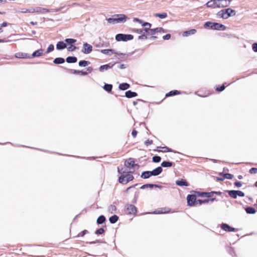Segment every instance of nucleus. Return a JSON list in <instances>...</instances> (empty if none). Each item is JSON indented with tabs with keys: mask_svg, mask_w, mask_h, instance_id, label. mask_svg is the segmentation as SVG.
<instances>
[{
	"mask_svg": "<svg viewBox=\"0 0 257 257\" xmlns=\"http://www.w3.org/2000/svg\"><path fill=\"white\" fill-rule=\"evenodd\" d=\"M225 86L224 84H223L220 87H217L216 90L218 91H222L225 89Z\"/></svg>",
	"mask_w": 257,
	"mask_h": 257,
	"instance_id": "obj_57",
	"label": "nucleus"
},
{
	"mask_svg": "<svg viewBox=\"0 0 257 257\" xmlns=\"http://www.w3.org/2000/svg\"><path fill=\"white\" fill-rule=\"evenodd\" d=\"M237 191L236 190H229L228 191L229 195L232 198L235 199L237 198Z\"/></svg>",
	"mask_w": 257,
	"mask_h": 257,
	"instance_id": "obj_35",
	"label": "nucleus"
},
{
	"mask_svg": "<svg viewBox=\"0 0 257 257\" xmlns=\"http://www.w3.org/2000/svg\"><path fill=\"white\" fill-rule=\"evenodd\" d=\"M116 210V207L115 205H111L110 206H109L108 208V211L111 214L115 213Z\"/></svg>",
	"mask_w": 257,
	"mask_h": 257,
	"instance_id": "obj_41",
	"label": "nucleus"
},
{
	"mask_svg": "<svg viewBox=\"0 0 257 257\" xmlns=\"http://www.w3.org/2000/svg\"><path fill=\"white\" fill-rule=\"evenodd\" d=\"M152 176L151 172L147 171L143 172L141 175V177L143 179H148Z\"/></svg>",
	"mask_w": 257,
	"mask_h": 257,
	"instance_id": "obj_25",
	"label": "nucleus"
},
{
	"mask_svg": "<svg viewBox=\"0 0 257 257\" xmlns=\"http://www.w3.org/2000/svg\"><path fill=\"white\" fill-rule=\"evenodd\" d=\"M15 57L18 58H30V56H28V55L26 53H17L15 54Z\"/></svg>",
	"mask_w": 257,
	"mask_h": 257,
	"instance_id": "obj_23",
	"label": "nucleus"
},
{
	"mask_svg": "<svg viewBox=\"0 0 257 257\" xmlns=\"http://www.w3.org/2000/svg\"><path fill=\"white\" fill-rule=\"evenodd\" d=\"M198 196L200 197H205V195H207V192H196Z\"/></svg>",
	"mask_w": 257,
	"mask_h": 257,
	"instance_id": "obj_56",
	"label": "nucleus"
},
{
	"mask_svg": "<svg viewBox=\"0 0 257 257\" xmlns=\"http://www.w3.org/2000/svg\"><path fill=\"white\" fill-rule=\"evenodd\" d=\"M70 71L72 72L74 74H81L82 75H86L87 74V72L86 71H83L80 70H76L74 69H71Z\"/></svg>",
	"mask_w": 257,
	"mask_h": 257,
	"instance_id": "obj_33",
	"label": "nucleus"
},
{
	"mask_svg": "<svg viewBox=\"0 0 257 257\" xmlns=\"http://www.w3.org/2000/svg\"><path fill=\"white\" fill-rule=\"evenodd\" d=\"M196 32V30L195 29H191L189 31H187L184 32L183 33V36L184 37H187L190 35H193V34H195Z\"/></svg>",
	"mask_w": 257,
	"mask_h": 257,
	"instance_id": "obj_27",
	"label": "nucleus"
},
{
	"mask_svg": "<svg viewBox=\"0 0 257 257\" xmlns=\"http://www.w3.org/2000/svg\"><path fill=\"white\" fill-rule=\"evenodd\" d=\"M155 16L159 17L160 19H165L167 17V14L166 13H163L161 14L156 13L155 14Z\"/></svg>",
	"mask_w": 257,
	"mask_h": 257,
	"instance_id": "obj_39",
	"label": "nucleus"
},
{
	"mask_svg": "<svg viewBox=\"0 0 257 257\" xmlns=\"http://www.w3.org/2000/svg\"><path fill=\"white\" fill-rule=\"evenodd\" d=\"M117 171L119 174H124L126 173H128V171H126L122 166L118 167Z\"/></svg>",
	"mask_w": 257,
	"mask_h": 257,
	"instance_id": "obj_44",
	"label": "nucleus"
},
{
	"mask_svg": "<svg viewBox=\"0 0 257 257\" xmlns=\"http://www.w3.org/2000/svg\"><path fill=\"white\" fill-rule=\"evenodd\" d=\"M152 143L153 141L152 140H147L145 142V144L147 146L152 144Z\"/></svg>",
	"mask_w": 257,
	"mask_h": 257,
	"instance_id": "obj_60",
	"label": "nucleus"
},
{
	"mask_svg": "<svg viewBox=\"0 0 257 257\" xmlns=\"http://www.w3.org/2000/svg\"><path fill=\"white\" fill-rule=\"evenodd\" d=\"M113 65H114V64H111V63H109V64H105V65H101L99 67V71L100 72H103V71H104L105 70H107L108 69L112 68Z\"/></svg>",
	"mask_w": 257,
	"mask_h": 257,
	"instance_id": "obj_17",
	"label": "nucleus"
},
{
	"mask_svg": "<svg viewBox=\"0 0 257 257\" xmlns=\"http://www.w3.org/2000/svg\"><path fill=\"white\" fill-rule=\"evenodd\" d=\"M173 166V163L169 161H164L161 163V166L164 168L171 167Z\"/></svg>",
	"mask_w": 257,
	"mask_h": 257,
	"instance_id": "obj_31",
	"label": "nucleus"
},
{
	"mask_svg": "<svg viewBox=\"0 0 257 257\" xmlns=\"http://www.w3.org/2000/svg\"><path fill=\"white\" fill-rule=\"evenodd\" d=\"M76 49V47H75V46H73V45H71L70 46L68 47V50L69 51H74L75 49Z\"/></svg>",
	"mask_w": 257,
	"mask_h": 257,
	"instance_id": "obj_54",
	"label": "nucleus"
},
{
	"mask_svg": "<svg viewBox=\"0 0 257 257\" xmlns=\"http://www.w3.org/2000/svg\"><path fill=\"white\" fill-rule=\"evenodd\" d=\"M145 29H142V30H144V32L143 33L145 34V33H147L148 35H149L150 31L149 30H151V27H145Z\"/></svg>",
	"mask_w": 257,
	"mask_h": 257,
	"instance_id": "obj_50",
	"label": "nucleus"
},
{
	"mask_svg": "<svg viewBox=\"0 0 257 257\" xmlns=\"http://www.w3.org/2000/svg\"><path fill=\"white\" fill-rule=\"evenodd\" d=\"M138 95V94L135 92H133L131 90H128L125 92V96L127 98H132L136 97Z\"/></svg>",
	"mask_w": 257,
	"mask_h": 257,
	"instance_id": "obj_22",
	"label": "nucleus"
},
{
	"mask_svg": "<svg viewBox=\"0 0 257 257\" xmlns=\"http://www.w3.org/2000/svg\"><path fill=\"white\" fill-rule=\"evenodd\" d=\"M187 203L189 206H192L196 205V197L195 195L189 194L187 197Z\"/></svg>",
	"mask_w": 257,
	"mask_h": 257,
	"instance_id": "obj_8",
	"label": "nucleus"
},
{
	"mask_svg": "<svg viewBox=\"0 0 257 257\" xmlns=\"http://www.w3.org/2000/svg\"><path fill=\"white\" fill-rule=\"evenodd\" d=\"M204 27L205 28H210V29L216 30H224L226 29V27L222 24L210 22L205 23Z\"/></svg>",
	"mask_w": 257,
	"mask_h": 257,
	"instance_id": "obj_3",
	"label": "nucleus"
},
{
	"mask_svg": "<svg viewBox=\"0 0 257 257\" xmlns=\"http://www.w3.org/2000/svg\"><path fill=\"white\" fill-rule=\"evenodd\" d=\"M180 94V92L179 91L175 90L171 91L169 93H167L166 94V96L169 97V96H171L173 95H175L176 94Z\"/></svg>",
	"mask_w": 257,
	"mask_h": 257,
	"instance_id": "obj_37",
	"label": "nucleus"
},
{
	"mask_svg": "<svg viewBox=\"0 0 257 257\" xmlns=\"http://www.w3.org/2000/svg\"><path fill=\"white\" fill-rule=\"evenodd\" d=\"M134 178V176L131 174L122 175L119 177L118 182L122 184H126L130 181H132Z\"/></svg>",
	"mask_w": 257,
	"mask_h": 257,
	"instance_id": "obj_6",
	"label": "nucleus"
},
{
	"mask_svg": "<svg viewBox=\"0 0 257 257\" xmlns=\"http://www.w3.org/2000/svg\"><path fill=\"white\" fill-rule=\"evenodd\" d=\"M149 35H153L157 33H164V31L162 28H157L156 29H151V30H149Z\"/></svg>",
	"mask_w": 257,
	"mask_h": 257,
	"instance_id": "obj_15",
	"label": "nucleus"
},
{
	"mask_svg": "<svg viewBox=\"0 0 257 257\" xmlns=\"http://www.w3.org/2000/svg\"><path fill=\"white\" fill-rule=\"evenodd\" d=\"M34 13H42V14H44V13H48V12H50L49 10L46 9V8H41V7H37L35 8H34Z\"/></svg>",
	"mask_w": 257,
	"mask_h": 257,
	"instance_id": "obj_13",
	"label": "nucleus"
},
{
	"mask_svg": "<svg viewBox=\"0 0 257 257\" xmlns=\"http://www.w3.org/2000/svg\"><path fill=\"white\" fill-rule=\"evenodd\" d=\"M245 211L248 214H254L256 210L253 207H247L245 208Z\"/></svg>",
	"mask_w": 257,
	"mask_h": 257,
	"instance_id": "obj_34",
	"label": "nucleus"
},
{
	"mask_svg": "<svg viewBox=\"0 0 257 257\" xmlns=\"http://www.w3.org/2000/svg\"><path fill=\"white\" fill-rule=\"evenodd\" d=\"M19 12L21 13H33L34 11V8H22L20 9L18 11Z\"/></svg>",
	"mask_w": 257,
	"mask_h": 257,
	"instance_id": "obj_21",
	"label": "nucleus"
},
{
	"mask_svg": "<svg viewBox=\"0 0 257 257\" xmlns=\"http://www.w3.org/2000/svg\"><path fill=\"white\" fill-rule=\"evenodd\" d=\"M235 11L230 8L223 9L217 13V16L223 19H227L231 16H235Z\"/></svg>",
	"mask_w": 257,
	"mask_h": 257,
	"instance_id": "obj_2",
	"label": "nucleus"
},
{
	"mask_svg": "<svg viewBox=\"0 0 257 257\" xmlns=\"http://www.w3.org/2000/svg\"><path fill=\"white\" fill-rule=\"evenodd\" d=\"M214 200H215V198H212L210 199H204V200L198 199L196 201V205H197V204L201 205L203 203H208L210 201L212 202L213 201H214Z\"/></svg>",
	"mask_w": 257,
	"mask_h": 257,
	"instance_id": "obj_19",
	"label": "nucleus"
},
{
	"mask_svg": "<svg viewBox=\"0 0 257 257\" xmlns=\"http://www.w3.org/2000/svg\"><path fill=\"white\" fill-rule=\"evenodd\" d=\"M92 51V46L91 45L87 43H85L83 44V49L82 50V53H83L84 54H88L90 53Z\"/></svg>",
	"mask_w": 257,
	"mask_h": 257,
	"instance_id": "obj_10",
	"label": "nucleus"
},
{
	"mask_svg": "<svg viewBox=\"0 0 257 257\" xmlns=\"http://www.w3.org/2000/svg\"><path fill=\"white\" fill-rule=\"evenodd\" d=\"M171 38L170 34H166V35L163 37L164 40H169Z\"/></svg>",
	"mask_w": 257,
	"mask_h": 257,
	"instance_id": "obj_62",
	"label": "nucleus"
},
{
	"mask_svg": "<svg viewBox=\"0 0 257 257\" xmlns=\"http://www.w3.org/2000/svg\"><path fill=\"white\" fill-rule=\"evenodd\" d=\"M112 88V85L111 84H105L103 86V89L108 92H109L111 91Z\"/></svg>",
	"mask_w": 257,
	"mask_h": 257,
	"instance_id": "obj_38",
	"label": "nucleus"
},
{
	"mask_svg": "<svg viewBox=\"0 0 257 257\" xmlns=\"http://www.w3.org/2000/svg\"><path fill=\"white\" fill-rule=\"evenodd\" d=\"M237 191V196H238L239 197H244V193L239 190H236Z\"/></svg>",
	"mask_w": 257,
	"mask_h": 257,
	"instance_id": "obj_52",
	"label": "nucleus"
},
{
	"mask_svg": "<svg viewBox=\"0 0 257 257\" xmlns=\"http://www.w3.org/2000/svg\"><path fill=\"white\" fill-rule=\"evenodd\" d=\"M156 187L159 188H162V186L156 184H147L143 185L141 187V189H145L147 188H153V187Z\"/></svg>",
	"mask_w": 257,
	"mask_h": 257,
	"instance_id": "obj_18",
	"label": "nucleus"
},
{
	"mask_svg": "<svg viewBox=\"0 0 257 257\" xmlns=\"http://www.w3.org/2000/svg\"><path fill=\"white\" fill-rule=\"evenodd\" d=\"M130 84L127 83H122L119 84V89L122 90H125L130 87Z\"/></svg>",
	"mask_w": 257,
	"mask_h": 257,
	"instance_id": "obj_28",
	"label": "nucleus"
},
{
	"mask_svg": "<svg viewBox=\"0 0 257 257\" xmlns=\"http://www.w3.org/2000/svg\"><path fill=\"white\" fill-rule=\"evenodd\" d=\"M223 177L225 178H226L227 179H232L233 178V175L229 174V173H225L223 174Z\"/></svg>",
	"mask_w": 257,
	"mask_h": 257,
	"instance_id": "obj_46",
	"label": "nucleus"
},
{
	"mask_svg": "<svg viewBox=\"0 0 257 257\" xmlns=\"http://www.w3.org/2000/svg\"><path fill=\"white\" fill-rule=\"evenodd\" d=\"M133 31L138 34H143V33L144 32V30H142V29H134L133 30Z\"/></svg>",
	"mask_w": 257,
	"mask_h": 257,
	"instance_id": "obj_55",
	"label": "nucleus"
},
{
	"mask_svg": "<svg viewBox=\"0 0 257 257\" xmlns=\"http://www.w3.org/2000/svg\"><path fill=\"white\" fill-rule=\"evenodd\" d=\"M125 213L127 214H136L137 210L136 207L132 204H127L125 206Z\"/></svg>",
	"mask_w": 257,
	"mask_h": 257,
	"instance_id": "obj_7",
	"label": "nucleus"
},
{
	"mask_svg": "<svg viewBox=\"0 0 257 257\" xmlns=\"http://www.w3.org/2000/svg\"><path fill=\"white\" fill-rule=\"evenodd\" d=\"M124 166L129 169L128 173H133L134 172L135 169V166H138V165L135 164L134 159L133 158H129L125 160L124 162Z\"/></svg>",
	"mask_w": 257,
	"mask_h": 257,
	"instance_id": "obj_4",
	"label": "nucleus"
},
{
	"mask_svg": "<svg viewBox=\"0 0 257 257\" xmlns=\"http://www.w3.org/2000/svg\"><path fill=\"white\" fill-rule=\"evenodd\" d=\"M66 61L67 63H73L77 62V59L76 57L74 56H69L67 57Z\"/></svg>",
	"mask_w": 257,
	"mask_h": 257,
	"instance_id": "obj_26",
	"label": "nucleus"
},
{
	"mask_svg": "<svg viewBox=\"0 0 257 257\" xmlns=\"http://www.w3.org/2000/svg\"><path fill=\"white\" fill-rule=\"evenodd\" d=\"M252 48L254 52H257V43H253Z\"/></svg>",
	"mask_w": 257,
	"mask_h": 257,
	"instance_id": "obj_58",
	"label": "nucleus"
},
{
	"mask_svg": "<svg viewBox=\"0 0 257 257\" xmlns=\"http://www.w3.org/2000/svg\"><path fill=\"white\" fill-rule=\"evenodd\" d=\"M162 149L163 150H161V151L164 153L173 152V151L171 149H169L167 147H162Z\"/></svg>",
	"mask_w": 257,
	"mask_h": 257,
	"instance_id": "obj_48",
	"label": "nucleus"
},
{
	"mask_svg": "<svg viewBox=\"0 0 257 257\" xmlns=\"http://www.w3.org/2000/svg\"><path fill=\"white\" fill-rule=\"evenodd\" d=\"M138 39L139 40H146L147 36L145 34L143 33L141 36H139Z\"/></svg>",
	"mask_w": 257,
	"mask_h": 257,
	"instance_id": "obj_51",
	"label": "nucleus"
},
{
	"mask_svg": "<svg viewBox=\"0 0 257 257\" xmlns=\"http://www.w3.org/2000/svg\"><path fill=\"white\" fill-rule=\"evenodd\" d=\"M54 45H52V44H50V45L48 46V48H47V49L46 53H50V52H52V51H53V50H54Z\"/></svg>",
	"mask_w": 257,
	"mask_h": 257,
	"instance_id": "obj_47",
	"label": "nucleus"
},
{
	"mask_svg": "<svg viewBox=\"0 0 257 257\" xmlns=\"http://www.w3.org/2000/svg\"><path fill=\"white\" fill-rule=\"evenodd\" d=\"M221 228L227 232H233L236 230L235 228L232 227L226 223H222L221 225Z\"/></svg>",
	"mask_w": 257,
	"mask_h": 257,
	"instance_id": "obj_11",
	"label": "nucleus"
},
{
	"mask_svg": "<svg viewBox=\"0 0 257 257\" xmlns=\"http://www.w3.org/2000/svg\"><path fill=\"white\" fill-rule=\"evenodd\" d=\"M113 18H110L107 19L108 23L111 24H115L118 23H124L127 19V17L124 14H116L113 16Z\"/></svg>",
	"mask_w": 257,
	"mask_h": 257,
	"instance_id": "obj_1",
	"label": "nucleus"
},
{
	"mask_svg": "<svg viewBox=\"0 0 257 257\" xmlns=\"http://www.w3.org/2000/svg\"><path fill=\"white\" fill-rule=\"evenodd\" d=\"M234 185L238 188L241 187L242 186L241 183L239 181H236L234 183Z\"/></svg>",
	"mask_w": 257,
	"mask_h": 257,
	"instance_id": "obj_59",
	"label": "nucleus"
},
{
	"mask_svg": "<svg viewBox=\"0 0 257 257\" xmlns=\"http://www.w3.org/2000/svg\"><path fill=\"white\" fill-rule=\"evenodd\" d=\"M153 161L155 163H159L161 160V158L160 156H155L152 158Z\"/></svg>",
	"mask_w": 257,
	"mask_h": 257,
	"instance_id": "obj_45",
	"label": "nucleus"
},
{
	"mask_svg": "<svg viewBox=\"0 0 257 257\" xmlns=\"http://www.w3.org/2000/svg\"><path fill=\"white\" fill-rule=\"evenodd\" d=\"M90 64V62L85 60H82L79 61V66L80 67H85Z\"/></svg>",
	"mask_w": 257,
	"mask_h": 257,
	"instance_id": "obj_40",
	"label": "nucleus"
},
{
	"mask_svg": "<svg viewBox=\"0 0 257 257\" xmlns=\"http://www.w3.org/2000/svg\"><path fill=\"white\" fill-rule=\"evenodd\" d=\"M206 6L208 8L213 9L218 8L217 0H210L206 3Z\"/></svg>",
	"mask_w": 257,
	"mask_h": 257,
	"instance_id": "obj_12",
	"label": "nucleus"
},
{
	"mask_svg": "<svg viewBox=\"0 0 257 257\" xmlns=\"http://www.w3.org/2000/svg\"><path fill=\"white\" fill-rule=\"evenodd\" d=\"M163 171V169L162 167H158L155 169H154L153 171H151L152 176H158L160 175Z\"/></svg>",
	"mask_w": 257,
	"mask_h": 257,
	"instance_id": "obj_16",
	"label": "nucleus"
},
{
	"mask_svg": "<svg viewBox=\"0 0 257 257\" xmlns=\"http://www.w3.org/2000/svg\"><path fill=\"white\" fill-rule=\"evenodd\" d=\"M44 50L42 49H40L37 51H35L32 54V57H37L45 55V54L43 53Z\"/></svg>",
	"mask_w": 257,
	"mask_h": 257,
	"instance_id": "obj_14",
	"label": "nucleus"
},
{
	"mask_svg": "<svg viewBox=\"0 0 257 257\" xmlns=\"http://www.w3.org/2000/svg\"><path fill=\"white\" fill-rule=\"evenodd\" d=\"M66 47V44L63 41H59L56 44V49L58 50L64 49Z\"/></svg>",
	"mask_w": 257,
	"mask_h": 257,
	"instance_id": "obj_20",
	"label": "nucleus"
},
{
	"mask_svg": "<svg viewBox=\"0 0 257 257\" xmlns=\"http://www.w3.org/2000/svg\"><path fill=\"white\" fill-rule=\"evenodd\" d=\"M137 131L136 130H133L132 132V135L134 138H136L137 135Z\"/></svg>",
	"mask_w": 257,
	"mask_h": 257,
	"instance_id": "obj_63",
	"label": "nucleus"
},
{
	"mask_svg": "<svg viewBox=\"0 0 257 257\" xmlns=\"http://www.w3.org/2000/svg\"><path fill=\"white\" fill-rule=\"evenodd\" d=\"M118 68L119 69H123L125 68V66L124 64H120L118 66Z\"/></svg>",
	"mask_w": 257,
	"mask_h": 257,
	"instance_id": "obj_64",
	"label": "nucleus"
},
{
	"mask_svg": "<svg viewBox=\"0 0 257 257\" xmlns=\"http://www.w3.org/2000/svg\"><path fill=\"white\" fill-rule=\"evenodd\" d=\"M65 42L69 44H72L75 43L76 42V40L71 38H67L65 40Z\"/></svg>",
	"mask_w": 257,
	"mask_h": 257,
	"instance_id": "obj_43",
	"label": "nucleus"
},
{
	"mask_svg": "<svg viewBox=\"0 0 257 257\" xmlns=\"http://www.w3.org/2000/svg\"><path fill=\"white\" fill-rule=\"evenodd\" d=\"M104 232V230L103 228H100L97 230H96L95 232L96 234H102Z\"/></svg>",
	"mask_w": 257,
	"mask_h": 257,
	"instance_id": "obj_49",
	"label": "nucleus"
},
{
	"mask_svg": "<svg viewBox=\"0 0 257 257\" xmlns=\"http://www.w3.org/2000/svg\"><path fill=\"white\" fill-rule=\"evenodd\" d=\"M140 24L142 25L143 27H151V24L148 22H144L142 20H139V21L138 22Z\"/></svg>",
	"mask_w": 257,
	"mask_h": 257,
	"instance_id": "obj_42",
	"label": "nucleus"
},
{
	"mask_svg": "<svg viewBox=\"0 0 257 257\" xmlns=\"http://www.w3.org/2000/svg\"><path fill=\"white\" fill-rule=\"evenodd\" d=\"M133 39V36L131 34H118L115 36V40L117 41L125 42L128 40H132Z\"/></svg>",
	"mask_w": 257,
	"mask_h": 257,
	"instance_id": "obj_5",
	"label": "nucleus"
},
{
	"mask_svg": "<svg viewBox=\"0 0 257 257\" xmlns=\"http://www.w3.org/2000/svg\"><path fill=\"white\" fill-rule=\"evenodd\" d=\"M88 233V231L87 230H84L81 233H79V235L81 236H83L85 234Z\"/></svg>",
	"mask_w": 257,
	"mask_h": 257,
	"instance_id": "obj_61",
	"label": "nucleus"
},
{
	"mask_svg": "<svg viewBox=\"0 0 257 257\" xmlns=\"http://www.w3.org/2000/svg\"><path fill=\"white\" fill-rule=\"evenodd\" d=\"M65 62V60L63 58H56L54 60L53 62L56 64H62Z\"/></svg>",
	"mask_w": 257,
	"mask_h": 257,
	"instance_id": "obj_30",
	"label": "nucleus"
},
{
	"mask_svg": "<svg viewBox=\"0 0 257 257\" xmlns=\"http://www.w3.org/2000/svg\"><path fill=\"white\" fill-rule=\"evenodd\" d=\"M249 173L251 174H256L257 173V168H252L249 170Z\"/></svg>",
	"mask_w": 257,
	"mask_h": 257,
	"instance_id": "obj_53",
	"label": "nucleus"
},
{
	"mask_svg": "<svg viewBox=\"0 0 257 257\" xmlns=\"http://www.w3.org/2000/svg\"><path fill=\"white\" fill-rule=\"evenodd\" d=\"M105 217L103 215L99 216L97 219V223L98 224H102L105 221Z\"/></svg>",
	"mask_w": 257,
	"mask_h": 257,
	"instance_id": "obj_36",
	"label": "nucleus"
},
{
	"mask_svg": "<svg viewBox=\"0 0 257 257\" xmlns=\"http://www.w3.org/2000/svg\"><path fill=\"white\" fill-rule=\"evenodd\" d=\"M231 0H217L218 8H221L228 6Z\"/></svg>",
	"mask_w": 257,
	"mask_h": 257,
	"instance_id": "obj_9",
	"label": "nucleus"
},
{
	"mask_svg": "<svg viewBox=\"0 0 257 257\" xmlns=\"http://www.w3.org/2000/svg\"><path fill=\"white\" fill-rule=\"evenodd\" d=\"M176 184L177 185L180 186H188V183H187V182L185 180L183 179L180 180H177L176 182Z\"/></svg>",
	"mask_w": 257,
	"mask_h": 257,
	"instance_id": "obj_24",
	"label": "nucleus"
},
{
	"mask_svg": "<svg viewBox=\"0 0 257 257\" xmlns=\"http://www.w3.org/2000/svg\"><path fill=\"white\" fill-rule=\"evenodd\" d=\"M101 52L105 55H110L111 54L115 53L113 49H103L101 50Z\"/></svg>",
	"mask_w": 257,
	"mask_h": 257,
	"instance_id": "obj_29",
	"label": "nucleus"
},
{
	"mask_svg": "<svg viewBox=\"0 0 257 257\" xmlns=\"http://www.w3.org/2000/svg\"><path fill=\"white\" fill-rule=\"evenodd\" d=\"M118 219V217L116 215H113L109 218L110 222L112 224H114L117 222Z\"/></svg>",
	"mask_w": 257,
	"mask_h": 257,
	"instance_id": "obj_32",
	"label": "nucleus"
}]
</instances>
